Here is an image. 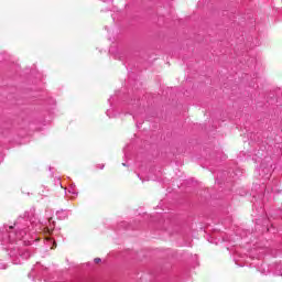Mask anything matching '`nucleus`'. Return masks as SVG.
Masks as SVG:
<instances>
[{"instance_id": "nucleus-1", "label": "nucleus", "mask_w": 282, "mask_h": 282, "mask_svg": "<svg viewBox=\"0 0 282 282\" xmlns=\"http://www.w3.org/2000/svg\"><path fill=\"white\" fill-rule=\"evenodd\" d=\"M100 261H102L100 258H95L94 260L95 263H100Z\"/></svg>"}]
</instances>
